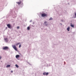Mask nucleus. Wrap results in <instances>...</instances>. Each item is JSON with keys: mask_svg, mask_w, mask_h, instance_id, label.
Masks as SVG:
<instances>
[{"mask_svg": "<svg viewBox=\"0 0 76 76\" xmlns=\"http://www.w3.org/2000/svg\"><path fill=\"white\" fill-rule=\"evenodd\" d=\"M12 47L15 51H17V48H16V45H12Z\"/></svg>", "mask_w": 76, "mask_h": 76, "instance_id": "obj_1", "label": "nucleus"}, {"mask_svg": "<svg viewBox=\"0 0 76 76\" xmlns=\"http://www.w3.org/2000/svg\"><path fill=\"white\" fill-rule=\"evenodd\" d=\"M9 49V47L7 46H5L3 47V50H7Z\"/></svg>", "mask_w": 76, "mask_h": 76, "instance_id": "obj_2", "label": "nucleus"}, {"mask_svg": "<svg viewBox=\"0 0 76 76\" xmlns=\"http://www.w3.org/2000/svg\"><path fill=\"white\" fill-rule=\"evenodd\" d=\"M47 16V14L43 13L42 14V17H45V16Z\"/></svg>", "mask_w": 76, "mask_h": 76, "instance_id": "obj_3", "label": "nucleus"}, {"mask_svg": "<svg viewBox=\"0 0 76 76\" xmlns=\"http://www.w3.org/2000/svg\"><path fill=\"white\" fill-rule=\"evenodd\" d=\"M43 75H48V72H44L43 73Z\"/></svg>", "mask_w": 76, "mask_h": 76, "instance_id": "obj_4", "label": "nucleus"}, {"mask_svg": "<svg viewBox=\"0 0 76 76\" xmlns=\"http://www.w3.org/2000/svg\"><path fill=\"white\" fill-rule=\"evenodd\" d=\"M7 26L9 28H11V26L9 24H7Z\"/></svg>", "mask_w": 76, "mask_h": 76, "instance_id": "obj_5", "label": "nucleus"}, {"mask_svg": "<svg viewBox=\"0 0 76 76\" xmlns=\"http://www.w3.org/2000/svg\"><path fill=\"white\" fill-rule=\"evenodd\" d=\"M4 40L6 42H7L8 41V39H7V38H4Z\"/></svg>", "mask_w": 76, "mask_h": 76, "instance_id": "obj_6", "label": "nucleus"}, {"mask_svg": "<svg viewBox=\"0 0 76 76\" xmlns=\"http://www.w3.org/2000/svg\"><path fill=\"white\" fill-rule=\"evenodd\" d=\"M17 3L18 4H20V3H21V1H20V2H17Z\"/></svg>", "mask_w": 76, "mask_h": 76, "instance_id": "obj_7", "label": "nucleus"}, {"mask_svg": "<svg viewBox=\"0 0 76 76\" xmlns=\"http://www.w3.org/2000/svg\"><path fill=\"white\" fill-rule=\"evenodd\" d=\"M67 29L68 31H70V27H68V28H67Z\"/></svg>", "mask_w": 76, "mask_h": 76, "instance_id": "obj_8", "label": "nucleus"}, {"mask_svg": "<svg viewBox=\"0 0 76 76\" xmlns=\"http://www.w3.org/2000/svg\"><path fill=\"white\" fill-rule=\"evenodd\" d=\"M19 55H17L16 56V58H18V57H19Z\"/></svg>", "mask_w": 76, "mask_h": 76, "instance_id": "obj_9", "label": "nucleus"}, {"mask_svg": "<svg viewBox=\"0 0 76 76\" xmlns=\"http://www.w3.org/2000/svg\"><path fill=\"white\" fill-rule=\"evenodd\" d=\"M10 67V65H7L6 66V67Z\"/></svg>", "mask_w": 76, "mask_h": 76, "instance_id": "obj_10", "label": "nucleus"}, {"mask_svg": "<svg viewBox=\"0 0 76 76\" xmlns=\"http://www.w3.org/2000/svg\"><path fill=\"white\" fill-rule=\"evenodd\" d=\"M71 26H72V28H74V27L75 26H74V25H73V24H71Z\"/></svg>", "mask_w": 76, "mask_h": 76, "instance_id": "obj_11", "label": "nucleus"}, {"mask_svg": "<svg viewBox=\"0 0 76 76\" xmlns=\"http://www.w3.org/2000/svg\"><path fill=\"white\" fill-rule=\"evenodd\" d=\"M20 44V43H17L16 45V46H18V45H19V44Z\"/></svg>", "mask_w": 76, "mask_h": 76, "instance_id": "obj_12", "label": "nucleus"}, {"mask_svg": "<svg viewBox=\"0 0 76 76\" xmlns=\"http://www.w3.org/2000/svg\"><path fill=\"white\" fill-rule=\"evenodd\" d=\"M15 66L16 67H17V68H18V67H19V66H18L17 64L15 65Z\"/></svg>", "mask_w": 76, "mask_h": 76, "instance_id": "obj_13", "label": "nucleus"}, {"mask_svg": "<svg viewBox=\"0 0 76 76\" xmlns=\"http://www.w3.org/2000/svg\"><path fill=\"white\" fill-rule=\"evenodd\" d=\"M28 30H29L30 29V27H28L27 28Z\"/></svg>", "mask_w": 76, "mask_h": 76, "instance_id": "obj_14", "label": "nucleus"}, {"mask_svg": "<svg viewBox=\"0 0 76 76\" xmlns=\"http://www.w3.org/2000/svg\"><path fill=\"white\" fill-rule=\"evenodd\" d=\"M53 19V18H51L49 19V20H52Z\"/></svg>", "mask_w": 76, "mask_h": 76, "instance_id": "obj_15", "label": "nucleus"}, {"mask_svg": "<svg viewBox=\"0 0 76 76\" xmlns=\"http://www.w3.org/2000/svg\"><path fill=\"white\" fill-rule=\"evenodd\" d=\"M47 23V21H45L44 22V23H45V24Z\"/></svg>", "mask_w": 76, "mask_h": 76, "instance_id": "obj_16", "label": "nucleus"}, {"mask_svg": "<svg viewBox=\"0 0 76 76\" xmlns=\"http://www.w3.org/2000/svg\"><path fill=\"white\" fill-rule=\"evenodd\" d=\"M21 47V44H20L19 45V48Z\"/></svg>", "mask_w": 76, "mask_h": 76, "instance_id": "obj_17", "label": "nucleus"}, {"mask_svg": "<svg viewBox=\"0 0 76 76\" xmlns=\"http://www.w3.org/2000/svg\"><path fill=\"white\" fill-rule=\"evenodd\" d=\"M17 29H19V26L17 27Z\"/></svg>", "mask_w": 76, "mask_h": 76, "instance_id": "obj_18", "label": "nucleus"}, {"mask_svg": "<svg viewBox=\"0 0 76 76\" xmlns=\"http://www.w3.org/2000/svg\"><path fill=\"white\" fill-rule=\"evenodd\" d=\"M11 73H13V71H11Z\"/></svg>", "mask_w": 76, "mask_h": 76, "instance_id": "obj_19", "label": "nucleus"}, {"mask_svg": "<svg viewBox=\"0 0 76 76\" xmlns=\"http://www.w3.org/2000/svg\"><path fill=\"white\" fill-rule=\"evenodd\" d=\"M1 56H0V59H1Z\"/></svg>", "mask_w": 76, "mask_h": 76, "instance_id": "obj_20", "label": "nucleus"}, {"mask_svg": "<svg viewBox=\"0 0 76 76\" xmlns=\"http://www.w3.org/2000/svg\"><path fill=\"white\" fill-rule=\"evenodd\" d=\"M48 25V24H46L45 25H46V26H47V25Z\"/></svg>", "mask_w": 76, "mask_h": 76, "instance_id": "obj_21", "label": "nucleus"}, {"mask_svg": "<svg viewBox=\"0 0 76 76\" xmlns=\"http://www.w3.org/2000/svg\"><path fill=\"white\" fill-rule=\"evenodd\" d=\"M75 15L76 16V13H75Z\"/></svg>", "mask_w": 76, "mask_h": 76, "instance_id": "obj_22", "label": "nucleus"}, {"mask_svg": "<svg viewBox=\"0 0 76 76\" xmlns=\"http://www.w3.org/2000/svg\"><path fill=\"white\" fill-rule=\"evenodd\" d=\"M32 22V20L30 21V22Z\"/></svg>", "mask_w": 76, "mask_h": 76, "instance_id": "obj_23", "label": "nucleus"}]
</instances>
